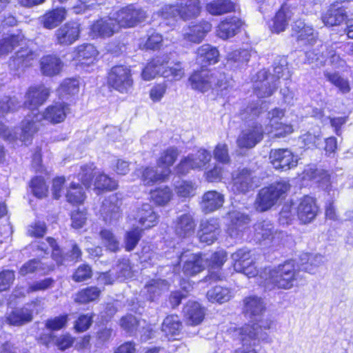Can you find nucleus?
I'll list each match as a JSON object with an SVG mask.
<instances>
[{
    "label": "nucleus",
    "instance_id": "f257e3e1",
    "mask_svg": "<svg viewBox=\"0 0 353 353\" xmlns=\"http://www.w3.org/2000/svg\"><path fill=\"white\" fill-rule=\"evenodd\" d=\"M265 276V285H269L282 290H290L294 285L297 279L298 271L295 268L293 260L285 261L272 268H265L263 272Z\"/></svg>",
    "mask_w": 353,
    "mask_h": 353
},
{
    "label": "nucleus",
    "instance_id": "f03ea898",
    "mask_svg": "<svg viewBox=\"0 0 353 353\" xmlns=\"http://www.w3.org/2000/svg\"><path fill=\"white\" fill-rule=\"evenodd\" d=\"M168 55L154 58L143 70V79L150 81L159 74L165 78H171L176 81L180 80L184 75V70L181 63L177 62L172 65H168Z\"/></svg>",
    "mask_w": 353,
    "mask_h": 353
},
{
    "label": "nucleus",
    "instance_id": "7ed1b4c3",
    "mask_svg": "<svg viewBox=\"0 0 353 353\" xmlns=\"http://www.w3.org/2000/svg\"><path fill=\"white\" fill-rule=\"evenodd\" d=\"M192 89L205 92L210 89L223 90L230 85L228 78L225 73L218 70H201L194 72L189 78Z\"/></svg>",
    "mask_w": 353,
    "mask_h": 353
},
{
    "label": "nucleus",
    "instance_id": "20e7f679",
    "mask_svg": "<svg viewBox=\"0 0 353 353\" xmlns=\"http://www.w3.org/2000/svg\"><path fill=\"white\" fill-rule=\"evenodd\" d=\"M290 187L288 181L281 180L261 189L254 203L256 210L263 212L270 210L284 196Z\"/></svg>",
    "mask_w": 353,
    "mask_h": 353
},
{
    "label": "nucleus",
    "instance_id": "39448f33",
    "mask_svg": "<svg viewBox=\"0 0 353 353\" xmlns=\"http://www.w3.org/2000/svg\"><path fill=\"white\" fill-rule=\"evenodd\" d=\"M269 328L264 327L259 323L252 325H245L239 330V340L242 343V347L238 348L234 353H257L252 348L256 345V341H266L268 339V334L265 331Z\"/></svg>",
    "mask_w": 353,
    "mask_h": 353
},
{
    "label": "nucleus",
    "instance_id": "423d86ee",
    "mask_svg": "<svg viewBox=\"0 0 353 353\" xmlns=\"http://www.w3.org/2000/svg\"><path fill=\"white\" fill-rule=\"evenodd\" d=\"M200 1H184L175 5H167L162 8L161 17L165 19L179 17L189 20L196 17L201 11Z\"/></svg>",
    "mask_w": 353,
    "mask_h": 353
},
{
    "label": "nucleus",
    "instance_id": "0eeeda50",
    "mask_svg": "<svg viewBox=\"0 0 353 353\" xmlns=\"http://www.w3.org/2000/svg\"><path fill=\"white\" fill-rule=\"evenodd\" d=\"M211 152L205 149L200 148L194 154H190L181 159L180 163L176 166L177 174L185 175L191 170L203 168L211 160Z\"/></svg>",
    "mask_w": 353,
    "mask_h": 353
},
{
    "label": "nucleus",
    "instance_id": "6e6552de",
    "mask_svg": "<svg viewBox=\"0 0 353 353\" xmlns=\"http://www.w3.org/2000/svg\"><path fill=\"white\" fill-rule=\"evenodd\" d=\"M112 17L118 28H131L142 22L146 17L145 12L134 5H130L119 11L112 13Z\"/></svg>",
    "mask_w": 353,
    "mask_h": 353
},
{
    "label": "nucleus",
    "instance_id": "1a4fd4ad",
    "mask_svg": "<svg viewBox=\"0 0 353 353\" xmlns=\"http://www.w3.org/2000/svg\"><path fill=\"white\" fill-rule=\"evenodd\" d=\"M108 83L121 93L128 92L133 84L130 69L121 65L112 67L108 74Z\"/></svg>",
    "mask_w": 353,
    "mask_h": 353
},
{
    "label": "nucleus",
    "instance_id": "9d476101",
    "mask_svg": "<svg viewBox=\"0 0 353 353\" xmlns=\"http://www.w3.org/2000/svg\"><path fill=\"white\" fill-rule=\"evenodd\" d=\"M267 116L263 124L265 125L264 132L273 133L274 136L281 137L292 132L293 128L291 125H287L280 122L284 116V111L280 108H274L272 110L265 113Z\"/></svg>",
    "mask_w": 353,
    "mask_h": 353
},
{
    "label": "nucleus",
    "instance_id": "9b49d317",
    "mask_svg": "<svg viewBox=\"0 0 353 353\" xmlns=\"http://www.w3.org/2000/svg\"><path fill=\"white\" fill-rule=\"evenodd\" d=\"M50 90L43 84L30 86L25 94L24 106L32 110V114H39L37 109L50 96Z\"/></svg>",
    "mask_w": 353,
    "mask_h": 353
},
{
    "label": "nucleus",
    "instance_id": "f8f14e48",
    "mask_svg": "<svg viewBox=\"0 0 353 353\" xmlns=\"http://www.w3.org/2000/svg\"><path fill=\"white\" fill-rule=\"evenodd\" d=\"M122 201L117 194H111L102 202L100 214L107 224L116 223L121 216Z\"/></svg>",
    "mask_w": 353,
    "mask_h": 353
},
{
    "label": "nucleus",
    "instance_id": "ddd939ff",
    "mask_svg": "<svg viewBox=\"0 0 353 353\" xmlns=\"http://www.w3.org/2000/svg\"><path fill=\"white\" fill-rule=\"evenodd\" d=\"M270 161L276 170H288L297 165L298 159L288 149H274L270 152Z\"/></svg>",
    "mask_w": 353,
    "mask_h": 353
},
{
    "label": "nucleus",
    "instance_id": "4468645a",
    "mask_svg": "<svg viewBox=\"0 0 353 353\" xmlns=\"http://www.w3.org/2000/svg\"><path fill=\"white\" fill-rule=\"evenodd\" d=\"M263 133L262 124L256 123L241 132L236 140L237 145L241 148H252L262 140Z\"/></svg>",
    "mask_w": 353,
    "mask_h": 353
},
{
    "label": "nucleus",
    "instance_id": "2eb2a0df",
    "mask_svg": "<svg viewBox=\"0 0 353 353\" xmlns=\"http://www.w3.org/2000/svg\"><path fill=\"white\" fill-rule=\"evenodd\" d=\"M277 88V83L273 81L265 69L261 70L256 75L254 85V92L259 98L271 96Z\"/></svg>",
    "mask_w": 353,
    "mask_h": 353
},
{
    "label": "nucleus",
    "instance_id": "dca6fc26",
    "mask_svg": "<svg viewBox=\"0 0 353 353\" xmlns=\"http://www.w3.org/2000/svg\"><path fill=\"white\" fill-rule=\"evenodd\" d=\"M212 27V24L205 20H201L197 23H192L183 28V39L191 43H199L211 31Z\"/></svg>",
    "mask_w": 353,
    "mask_h": 353
},
{
    "label": "nucleus",
    "instance_id": "f3484780",
    "mask_svg": "<svg viewBox=\"0 0 353 353\" xmlns=\"http://www.w3.org/2000/svg\"><path fill=\"white\" fill-rule=\"evenodd\" d=\"M80 25L75 21H70L59 28L54 34L55 41L61 46H70L79 37Z\"/></svg>",
    "mask_w": 353,
    "mask_h": 353
},
{
    "label": "nucleus",
    "instance_id": "a211bd4d",
    "mask_svg": "<svg viewBox=\"0 0 353 353\" xmlns=\"http://www.w3.org/2000/svg\"><path fill=\"white\" fill-rule=\"evenodd\" d=\"M179 260L183 262V272L186 276H194L205 268V260L201 254H194L188 251L183 252Z\"/></svg>",
    "mask_w": 353,
    "mask_h": 353
},
{
    "label": "nucleus",
    "instance_id": "6ab92c4d",
    "mask_svg": "<svg viewBox=\"0 0 353 353\" xmlns=\"http://www.w3.org/2000/svg\"><path fill=\"white\" fill-rule=\"evenodd\" d=\"M228 217L230 219L227 230L228 235L234 240L241 239L250 222L249 217L236 211L230 212Z\"/></svg>",
    "mask_w": 353,
    "mask_h": 353
},
{
    "label": "nucleus",
    "instance_id": "aec40b11",
    "mask_svg": "<svg viewBox=\"0 0 353 353\" xmlns=\"http://www.w3.org/2000/svg\"><path fill=\"white\" fill-rule=\"evenodd\" d=\"M220 232L219 219L212 218L201 223L198 236L201 242L210 245L217 240Z\"/></svg>",
    "mask_w": 353,
    "mask_h": 353
},
{
    "label": "nucleus",
    "instance_id": "412c9836",
    "mask_svg": "<svg viewBox=\"0 0 353 353\" xmlns=\"http://www.w3.org/2000/svg\"><path fill=\"white\" fill-rule=\"evenodd\" d=\"M133 217L143 228L149 229L158 223L159 216L150 203H143L134 212Z\"/></svg>",
    "mask_w": 353,
    "mask_h": 353
},
{
    "label": "nucleus",
    "instance_id": "4be33fe9",
    "mask_svg": "<svg viewBox=\"0 0 353 353\" xmlns=\"http://www.w3.org/2000/svg\"><path fill=\"white\" fill-rule=\"evenodd\" d=\"M298 12L299 9L297 8L292 7L286 2L284 3L273 19L272 30L276 33L284 31L292 17Z\"/></svg>",
    "mask_w": 353,
    "mask_h": 353
},
{
    "label": "nucleus",
    "instance_id": "5701e85b",
    "mask_svg": "<svg viewBox=\"0 0 353 353\" xmlns=\"http://www.w3.org/2000/svg\"><path fill=\"white\" fill-rule=\"evenodd\" d=\"M70 108L65 102H56L49 105L43 114H38L36 117L46 119L52 123H59L63 121L69 113Z\"/></svg>",
    "mask_w": 353,
    "mask_h": 353
},
{
    "label": "nucleus",
    "instance_id": "b1692460",
    "mask_svg": "<svg viewBox=\"0 0 353 353\" xmlns=\"http://www.w3.org/2000/svg\"><path fill=\"white\" fill-rule=\"evenodd\" d=\"M253 188L250 170L243 168L232 173V190L235 194H245Z\"/></svg>",
    "mask_w": 353,
    "mask_h": 353
},
{
    "label": "nucleus",
    "instance_id": "393cba45",
    "mask_svg": "<svg viewBox=\"0 0 353 353\" xmlns=\"http://www.w3.org/2000/svg\"><path fill=\"white\" fill-rule=\"evenodd\" d=\"M319 207L315 199L309 196H304L300 201L296 213L298 218L303 223H309L316 216Z\"/></svg>",
    "mask_w": 353,
    "mask_h": 353
},
{
    "label": "nucleus",
    "instance_id": "a878e982",
    "mask_svg": "<svg viewBox=\"0 0 353 353\" xmlns=\"http://www.w3.org/2000/svg\"><path fill=\"white\" fill-rule=\"evenodd\" d=\"M119 30L118 24L111 15L108 19H101L94 22L90 28V35L93 37H109Z\"/></svg>",
    "mask_w": 353,
    "mask_h": 353
},
{
    "label": "nucleus",
    "instance_id": "bb28decb",
    "mask_svg": "<svg viewBox=\"0 0 353 353\" xmlns=\"http://www.w3.org/2000/svg\"><path fill=\"white\" fill-rule=\"evenodd\" d=\"M347 19V12L339 1L332 4L329 9L323 14L322 21L326 26H339Z\"/></svg>",
    "mask_w": 353,
    "mask_h": 353
},
{
    "label": "nucleus",
    "instance_id": "cd10ccee",
    "mask_svg": "<svg viewBox=\"0 0 353 353\" xmlns=\"http://www.w3.org/2000/svg\"><path fill=\"white\" fill-rule=\"evenodd\" d=\"M168 282L162 279H151L141 290L143 295L149 301H154L168 290Z\"/></svg>",
    "mask_w": 353,
    "mask_h": 353
},
{
    "label": "nucleus",
    "instance_id": "c85d7f7f",
    "mask_svg": "<svg viewBox=\"0 0 353 353\" xmlns=\"http://www.w3.org/2000/svg\"><path fill=\"white\" fill-rule=\"evenodd\" d=\"M225 201L224 195L216 190H210L203 194L201 203L205 213L212 212L221 208Z\"/></svg>",
    "mask_w": 353,
    "mask_h": 353
},
{
    "label": "nucleus",
    "instance_id": "c756f323",
    "mask_svg": "<svg viewBox=\"0 0 353 353\" xmlns=\"http://www.w3.org/2000/svg\"><path fill=\"white\" fill-rule=\"evenodd\" d=\"M243 25V21L236 17L226 19L221 21L217 27V35L223 39L234 37Z\"/></svg>",
    "mask_w": 353,
    "mask_h": 353
},
{
    "label": "nucleus",
    "instance_id": "7c9ffc66",
    "mask_svg": "<svg viewBox=\"0 0 353 353\" xmlns=\"http://www.w3.org/2000/svg\"><path fill=\"white\" fill-rule=\"evenodd\" d=\"M34 53L29 48H21L17 51L15 56L12 57L9 63V67L12 70H23L31 64L34 59Z\"/></svg>",
    "mask_w": 353,
    "mask_h": 353
},
{
    "label": "nucleus",
    "instance_id": "2f4dec72",
    "mask_svg": "<svg viewBox=\"0 0 353 353\" xmlns=\"http://www.w3.org/2000/svg\"><path fill=\"white\" fill-rule=\"evenodd\" d=\"M305 174L309 179L314 180L316 183H319L333 197H335L338 194L336 190H332L330 177L327 171L316 168H309L305 171Z\"/></svg>",
    "mask_w": 353,
    "mask_h": 353
},
{
    "label": "nucleus",
    "instance_id": "473e14b6",
    "mask_svg": "<svg viewBox=\"0 0 353 353\" xmlns=\"http://www.w3.org/2000/svg\"><path fill=\"white\" fill-rule=\"evenodd\" d=\"M195 223L190 214H183L179 216L174 225L176 234L181 238H188L194 234Z\"/></svg>",
    "mask_w": 353,
    "mask_h": 353
},
{
    "label": "nucleus",
    "instance_id": "72a5a7b5",
    "mask_svg": "<svg viewBox=\"0 0 353 353\" xmlns=\"http://www.w3.org/2000/svg\"><path fill=\"white\" fill-rule=\"evenodd\" d=\"M288 63L286 57H277L274 61L273 63V74H270V77H273V81L276 83L281 79L285 81V84L291 83V74L288 69Z\"/></svg>",
    "mask_w": 353,
    "mask_h": 353
},
{
    "label": "nucleus",
    "instance_id": "f704fd0d",
    "mask_svg": "<svg viewBox=\"0 0 353 353\" xmlns=\"http://www.w3.org/2000/svg\"><path fill=\"white\" fill-rule=\"evenodd\" d=\"M37 114L28 115L21 123V133L19 139L26 144L39 130V121L41 119L39 117V119L37 120Z\"/></svg>",
    "mask_w": 353,
    "mask_h": 353
},
{
    "label": "nucleus",
    "instance_id": "c9c22d12",
    "mask_svg": "<svg viewBox=\"0 0 353 353\" xmlns=\"http://www.w3.org/2000/svg\"><path fill=\"white\" fill-rule=\"evenodd\" d=\"M219 56V53L216 48L209 44H204L197 50L196 62L203 68L206 67L208 65L216 63Z\"/></svg>",
    "mask_w": 353,
    "mask_h": 353
},
{
    "label": "nucleus",
    "instance_id": "e433bc0d",
    "mask_svg": "<svg viewBox=\"0 0 353 353\" xmlns=\"http://www.w3.org/2000/svg\"><path fill=\"white\" fill-rule=\"evenodd\" d=\"M32 305L22 308H18L10 313L7 317V322L12 325L20 326L32 320Z\"/></svg>",
    "mask_w": 353,
    "mask_h": 353
},
{
    "label": "nucleus",
    "instance_id": "4c0bfd02",
    "mask_svg": "<svg viewBox=\"0 0 353 353\" xmlns=\"http://www.w3.org/2000/svg\"><path fill=\"white\" fill-rule=\"evenodd\" d=\"M184 314L188 323L196 325L204 318V311L200 304L196 301H189L183 308Z\"/></svg>",
    "mask_w": 353,
    "mask_h": 353
},
{
    "label": "nucleus",
    "instance_id": "58836bf2",
    "mask_svg": "<svg viewBox=\"0 0 353 353\" xmlns=\"http://www.w3.org/2000/svg\"><path fill=\"white\" fill-rule=\"evenodd\" d=\"M171 170L168 168L161 169L159 172L154 168H146L142 172L141 181L145 185H153L156 182L163 181L170 175Z\"/></svg>",
    "mask_w": 353,
    "mask_h": 353
},
{
    "label": "nucleus",
    "instance_id": "ea45409f",
    "mask_svg": "<svg viewBox=\"0 0 353 353\" xmlns=\"http://www.w3.org/2000/svg\"><path fill=\"white\" fill-rule=\"evenodd\" d=\"M244 303L245 314L250 318L260 316L265 309L263 299L256 296H250L245 298Z\"/></svg>",
    "mask_w": 353,
    "mask_h": 353
},
{
    "label": "nucleus",
    "instance_id": "a19ab883",
    "mask_svg": "<svg viewBox=\"0 0 353 353\" xmlns=\"http://www.w3.org/2000/svg\"><path fill=\"white\" fill-rule=\"evenodd\" d=\"M254 239L256 241L261 242L267 240H273L274 234V226L269 221H263L257 222L254 226Z\"/></svg>",
    "mask_w": 353,
    "mask_h": 353
},
{
    "label": "nucleus",
    "instance_id": "79ce46f5",
    "mask_svg": "<svg viewBox=\"0 0 353 353\" xmlns=\"http://www.w3.org/2000/svg\"><path fill=\"white\" fill-rule=\"evenodd\" d=\"M62 63L58 57L52 55L43 57L41 60V69L46 76H54L61 70Z\"/></svg>",
    "mask_w": 353,
    "mask_h": 353
},
{
    "label": "nucleus",
    "instance_id": "37998d69",
    "mask_svg": "<svg viewBox=\"0 0 353 353\" xmlns=\"http://www.w3.org/2000/svg\"><path fill=\"white\" fill-rule=\"evenodd\" d=\"M339 44V42L321 44V49H320L323 54L325 53V62L329 61L330 64L337 68L343 67L345 64V61L336 53Z\"/></svg>",
    "mask_w": 353,
    "mask_h": 353
},
{
    "label": "nucleus",
    "instance_id": "c03bdc74",
    "mask_svg": "<svg viewBox=\"0 0 353 353\" xmlns=\"http://www.w3.org/2000/svg\"><path fill=\"white\" fill-rule=\"evenodd\" d=\"M292 29L296 32L298 40L308 44H312L316 41L317 34L311 26H305L303 21H296Z\"/></svg>",
    "mask_w": 353,
    "mask_h": 353
},
{
    "label": "nucleus",
    "instance_id": "a18cd8bd",
    "mask_svg": "<svg viewBox=\"0 0 353 353\" xmlns=\"http://www.w3.org/2000/svg\"><path fill=\"white\" fill-rule=\"evenodd\" d=\"M65 8H58L47 12L42 17L41 21L44 28L52 29L61 23L65 18Z\"/></svg>",
    "mask_w": 353,
    "mask_h": 353
},
{
    "label": "nucleus",
    "instance_id": "49530a36",
    "mask_svg": "<svg viewBox=\"0 0 353 353\" xmlns=\"http://www.w3.org/2000/svg\"><path fill=\"white\" fill-rule=\"evenodd\" d=\"M208 299L212 303H223L228 301L232 297V292L228 288L216 285L207 292Z\"/></svg>",
    "mask_w": 353,
    "mask_h": 353
},
{
    "label": "nucleus",
    "instance_id": "de8ad7c7",
    "mask_svg": "<svg viewBox=\"0 0 353 353\" xmlns=\"http://www.w3.org/2000/svg\"><path fill=\"white\" fill-rule=\"evenodd\" d=\"M301 270L310 274L315 272L316 268L323 261V257L321 254H309L304 253L301 255Z\"/></svg>",
    "mask_w": 353,
    "mask_h": 353
},
{
    "label": "nucleus",
    "instance_id": "09e8293b",
    "mask_svg": "<svg viewBox=\"0 0 353 353\" xmlns=\"http://www.w3.org/2000/svg\"><path fill=\"white\" fill-rule=\"evenodd\" d=\"M236 6L232 1H210L206 10L212 15H222L235 11Z\"/></svg>",
    "mask_w": 353,
    "mask_h": 353
},
{
    "label": "nucleus",
    "instance_id": "8fccbe9b",
    "mask_svg": "<svg viewBox=\"0 0 353 353\" xmlns=\"http://www.w3.org/2000/svg\"><path fill=\"white\" fill-rule=\"evenodd\" d=\"M182 325L177 315H169L162 323V331L168 336L178 335L181 330Z\"/></svg>",
    "mask_w": 353,
    "mask_h": 353
},
{
    "label": "nucleus",
    "instance_id": "3c124183",
    "mask_svg": "<svg viewBox=\"0 0 353 353\" xmlns=\"http://www.w3.org/2000/svg\"><path fill=\"white\" fill-rule=\"evenodd\" d=\"M179 152L175 147H169L163 150L157 160V165L161 169L168 168L170 170V167L176 160Z\"/></svg>",
    "mask_w": 353,
    "mask_h": 353
},
{
    "label": "nucleus",
    "instance_id": "603ef678",
    "mask_svg": "<svg viewBox=\"0 0 353 353\" xmlns=\"http://www.w3.org/2000/svg\"><path fill=\"white\" fill-rule=\"evenodd\" d=\"M326 79L338 88L342 94H347L351 90L350 81L339 72L325 73Z\"/></svg>",
    "mask_w": 353,
    "mask_h": 353
},
{
    "label": "nucleus",
    "instance_id": "864d4df0",
    "mask_svg": "<svg viewBox=\"0 0 353 353\" xmlns=\"http://www.w3.org/2000/svg\"><path fill=\"white\" fill-rule=\"evenodd\" d=\"M235 270H242L244 265H248L253 263L251 252L247 248H242L232 254Z\"/></svg>",
    "mask_w": 353,
    "mask_h": 353
},
{
    "label": "nucleus",
    "instance_id": "5fc2aeb1",
    "mask_svg": "<svg viewBox=\"0 0 353 353\" xmlns=\"http://www.w3.org/2000/svg\"><path fill=\"white\" fill-rule=\"evenodd\" d=\"M101 292V290L97 287H88L76 294L74 301L79 303H88L94 301L99 297Z\"/></svg>",
    "mask_w": 353,
    "mask_h": 353
},
{
    "label": "nucleus",
    "instance_id": "6e6d98bb",
    "mask_svg": "<svg viewBox=\"0 0 353 353\" xmlns=\"http://www.w3.org/2000/svg\"><path fill=\"white\" fill-rule=\"evenodd\" d=\"M98 54L95 47L92 44H83L77 48V58L82 63L86 61L92 62Z\"/></svg>",
    "mask_w": 353,
    "mask_h": 353
},
{
    "label": "nucleus",
    "instance_id": "4d7b16f0",
    "mask_svg": "<svg viewBox=\"0 0 353 353\" xmlns=\"http://www.w3.org/2000/svg\"><path fill=\"white\" fill-rule=\"evenodd\" d=\"M172 192L167 186L159 188L150 192L151 199L158 205L168 204L172 198Z\"/></svg>",
    "mask_w": 353,
    "mask_h": 353
},
{
    "label": "nucleus",
    "instance_id": "13d9d810",
    "mask_svg": "<svg viewBox=\"0 0 353 353\" xmlns=\"http://www.w3.org/2000/svg\"><path fill=\"white\" fill-rule=\"evenodd\" d=\"M65 197L70 203H81L84 201L85 193L81 185L72 182L67 190Z\"/></svg>",
    "mask_w": 353,
    "mask_h": 353
},
{
    "label": "nucleus",
    "instance_id": "bf43d9fd",
    "mask_svg": "<svg viewBox=\"0 0 353 353\" xmlns=\"http://www.w3.org/2000/svg\"><path fill=\"white\" fill-rule=\"evenodd\" d=\"M142 321L130 314L122 317L120 320L121 327L130 334H134L141 326ZM144 324L145 322H143Z\"/></svg>",
    "mask_w": 353,
    "mask_h": 353
},
{
    "label": "nucleus",
    "instance_id": "052dcab7",
    "mask_svg": "<svg viewBox=\"0 0 353 353\" xmlns=\"http://www.w3.org/2000/svg\"><path fill=\"white\" fill-rule=\"evenodd\" d=\"M21 106L20 101L16 97L3 96L0 98V116L8 112H13Z\"/></svg>",
    "mask_w": 353,
    "mask_h": 353
},
{
    "label": "nucleus",
    "instance_id": "680f3d73",
    "mask_svg": "<svg viewBox=\"0 0 353 353\" xmlns=\"http://www.w3.org/2000/svg\"><path fill=\"white\" fill-rule=\"evenodd\" d=\"M94 170L95 167L93 163L86 164L81 167L80 172L78 174V179L81 181L85 187H90L94 176L97 175V172L94 173Z\"/></svg>",
    "mask_w": 353,
    "mask_h": 353
},
{
    "label": "nucleus",
    "instance_id": "e2e57ef3",
    "mask_svg": "<svg viewBox=\"0 0 353 353\" xmlns=\"http://www.w3.org/2000/svg\"><path fill=\"white\" fill-rule=\"evenodd\" d=\"M21 40L22 37L19 34L11 35L0 40V55L8 54L17 46L19 45V42Z\"/></svg>",
    "mask_w": 353,
    "mask_h": 353
},
{
    "label": "nucleus",
    "instance_id": "0e129e2a",
    "mask_svg": "<svg viewBox=\"0 0 353 353\" xmlns=\"http://www.w3.org/2000/svg\"><path fill=\"white\" fill-rule=\"evenodd\" d=\"M142 230L138 227L126 232L125 235V248L128 252L133 250L141 237Z\"/></svg>",
    "mask_w": 353,
    "mask_h": 353
},
{
    "label": "nucleus",
    "instance_id": "69168bd1",
    "mask_svg": "<svg viewBox=\"0 0 353 353\" xmlns=\"http://www.w3.org/2000/svg\"><path fill=\"white\" fill-rule=\"evenodd\" d=\"M99 234L103 243L109 250L117 252L119 250V243L112 231L103 229Z\"/></svg>",
    "mask_w": 353,
    "mask_h": 353
},
{
    "label": "nucleus",
    "instance_id": "338daca9",
    "mask_svg": "<svg viewBox=\"0 0 353 353\" xmlns=\"http://www.w3.org/2000/svg\"><path fill=\"white\" fill-rule=\"evenodd\" d=\"M94 186L98 190H113L117 188V182L103 173L96 175Z\"/></svg>",
    "mask_w": 353,
    "mask_h": 353
},
{
    "label": "nucleus",
    "instance_id": "774afa93",
    "mask_svg": "<svg viewBox=\"0 0 353 353\" xmlns=\"http://www.w3.org/2000/svg\"><path fill=\"white\" fill-rule=\"evenodd\" d=\"M59 94L62 98L67 95H74L79 92V82L76 79H66L60 85Z\"/></svg>",
    "mask_w": 353,
    "mask_h": 353
}]
</instances>
